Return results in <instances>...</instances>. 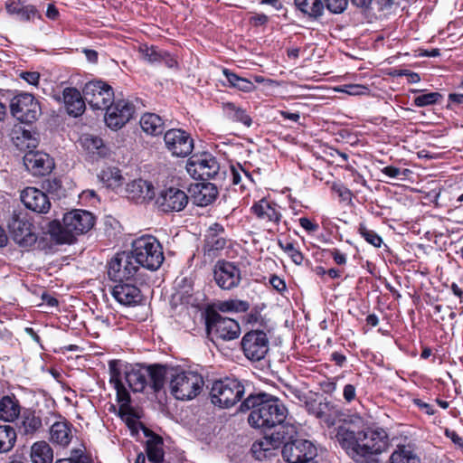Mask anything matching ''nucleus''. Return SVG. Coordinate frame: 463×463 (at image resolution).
Masks as SVG:
<instances>
[{"instance_id":"f257e3e1","label":"nucleus","mask_w":463,"mask_h":463,"mask_svg":"<svg viewBox=\"0 0 463 463\" xmlns=\"http://www.w3.org/2000/svg\"><path fill=\"white\" fill-rule=\"evenodd\" d=\"M336 439L357 463H377V457L388 447V437L383 430L367 429L357 433L339 429Z\"/></svg>"},{"instance_id":"f03ea898","label":"nucleus","mask_w":463,"mask_h":463,"mask_svg":"<svg viewBox=\"0 0 463 463\" xmlns=\"http://www.w3.org/2000/svg\"><path fill=\"white\" fill-rule=\"evenodd\" d=\"M248 421L258 429H271L282 424L288 414L287 408L273 396L250 395L240 406L241 411H250Z\"/></svg>"},{"instance_id":"7ed1b4c3","label":"nucleus","mask_w":463,"mask_h":463,"mask_svg":"<svg viewBox=\"0 0 463 463\" xmlns=\"http://www.w3.org/2000/svg\"><path fill=\"white\" fill-rule=\"evenodd\" d=\"M63 224L58 221L49 223L48 232L60 244L72 242L74 236L89 232L95 223L93 214L86 210L75 209L66 213Z\"/></svg>"},{"instance_id":"20e7f679","label":"nucleus","mask_w":463,"mask_h":463,"mask_svg":"<svg viewBox=\"0 0 463 463\" xmlns=\"http://www.w3.org/2000/svg\"><path fill=\"white\" fill-rule=\"evenodd\" d=\"M131 252L138 266L149 270L158 269L165 260L162 245L150 235L136 239L132 242Z\"/></svg>"},{"instance_id":"39448f33","label":"nucleus","mask_w":463,"mask_h":463,"mask_svg":"<svg viewBox=\"0 0 463 463\" xmlns=\"http://www.w3.org/2000/svg\"><path fill=\"white\" fill-rule=\"evenodd\" d=\"M245 392L243 384L234 378H224L213 382L210 398L215 406L230 408L242 398Z\"/></svg>"},{"instance_id":"423d86ee","label":"nucleus","mask_w":463,"mask_h":463,"mask_svg":"<svg viewBox=\"0 0 463 463\" xmlns=\"http://www.w3.org/2000/svg\"><path fill=\"white\" fill-rule=\"evenodd\" d=\"M203 386V377L191 371H175L171 373L170 388L177 400H192L196 397Z\"/></svg>"},{"instance_id":"0eeeda50","label":"nucleus","mask_w":463,"mask_h":463,"mask_svg":"<svg viewBox=\"0 0 463 463\" xmlns=\"http://www.w3.org/2000/svg\"><path fill=\"white\" fill-rule=\"evenodd\" d=\"M205 324L212 341H231L238 338L241 334V326L236 320L222 317L213 309L206 311Z\"/></svg>"},{"instance_id":"6e6552de","label":"nucleus","mask_w":463,"mask_h":463,"mask_svg":"<svg viewBox=\"0 0 463 463\" xmlns=\"http://www.w3.org/2000/svg\"><path fill=\"white\" fill-rule=\"evenodd\" d=\"M188 174L194 179H222L225 170L210 153H203L191 156L186 164Z\"/></svg>"},{"instance_id":"1a4fd4ad","label":"nucleus","mask_w":463,"mask_h":463,"mask_svg":"<svg viewBox=\"0 0 463 463\" xmlns=\"http://www.w3.org/2000/svg\"><path fill=\"white\" fill-rule=\"evenodd\" d=\"M241 346L248 360L259 362L268 354L269 340L263 330H250L242 336Z\"/></svg>"},{"instance_id":"9d476101","label":"nucleus","mask_w":463,"mask_h":463,"mask_svg":"<svg viewBox=\"0 0 463 463\" xmlns=\"http://www.w3.org/2000/svg\"><path fill=\"white\" fill-rule=\"evenodd\" d=\"M10 110L15 118L24 123H32L41 115L39 102L26 92L19 93L11 99Z\"/></svg>"},{"instance_id":"9b49d317","label":"nucleus","mask_w":463,"mask_h":463,"mask_svg":"<svg viewBox=\"0 0 463 463\" xmlns=\"http://www.w3.org/2000/svg\"><path fill=\"white\" fill-rule=\"evenodd\" d=\"M139 266L132 252H120L116 254L108 264V275L111 280L123 282L133 278Z\"/></svg>"},{"instance_id":"f8f14e48","label":"nucleus","mask_w":463,"mask_h":463,"mask_svg":"<svg viewBox=\"0 0 463 463\" xmlns=\"http://www.w3.org/2000/svg\"><path fill=\"white\" fill-rule=\"evenodd\" d=\"M83 96L93 109H106L113 102V89L102 80H92L85 84Z\"/></svg>"},{"instance_id":"ddd939ff","label":"nucleus","mask_w":463,"mask_h":463,"mask_svg":"<svg viewBox=\"0 0 463 463\" xmlns=\"http://www.w3.org/2000/svg\"><path fill=\"white\" fill-rule=\"evenodd\" d=\"M282 456L288 463L311 462L317 456V449L310 440L296 439L284 444Z\"/></svg>"},{"instance_id":"4468645a","label":"nucleus","mask_w":463,"mask_h":463,"mask_svg":"<svg viewBox=\"0 0 463 463\" xmlns=\"http://www.w3.org/2000/svg\"><path fill=\"white\" fill-rule=\"evenodd\" d=\"M13 240L22 247H28L36 241L33 232V224L24 213H14L8 222Z\"/></svg>"},{"instance_id":"2eb2a0df","label":"nucleus","mask_w":463,"mask_h":463,"mask_svg":"<svg viewBox=\"0 0 463 463\" xmlns=\"http://www.w3.org/2000/svg\"><path fill=\"white\" fill-rule=\"evenodd\" d=\"M189 201V197L184 191L178 187H164L159 192L156 203L164 213H173L183 211Z\"/></svg>"},{"instance_id":"dca6fc26","label":"nucleus","mask_w":463,"mask_h":463,"mask_svg":"<svg viewBox=\"0 0 463 463\" xmlns=\"http://www.w3.org/2000/svg\"><path fill=\"white\" fill-rule=\"evenodd\" d=\"M213 279L223 290L237 288L241 281V271L234 262L219 260L213 269Z\"/></svg>"},{"instance_id":"f3484780","label":"nucleus","mask_w":463,"mask_h":463,"mask_svg":"<svg viewBox=\"0 0 463 463\" xmlns=\"http://www.w3.org/2000/svg\"><path fill=\"white\" fill-rule=\"evenodd\" d=\"M165 147L174 156L185 157L194 149V140L191 136L178 128L165 132L164 137Z\"/></svg>"},{"instance_id":"a211bd4d","label":"nucleus","mask_w":463,"mask_h":463,"mask_svg":"<svg viewBox=\"0 0 463 463\" xmlns=\"http://www.w3.org/2000/svg\"><path fill=\"white\" fill-rule=\"evenodd\" d=\"M134 111L135 107L128 100L112 102L106 109L105 122L109 128H121L132 118Z\"/></svg>"},{"instance_id":"6ab92c4d","label":"nucleus","mask_w":463,"mask_h":463,"mask_svg":"<svg viewBox=\"0 0 463 463\" xmlns=\"http://www.w3.org/2000/svg\"><path fill=\"white\" fill-rule=\"evenodd\" d=\"M26 169L34 176L49 175L54 167L53 159L46 153L29 151L24 156Z\"/></svg>"},{"instance_id":"aec40b11","label":"nucleus","mask_w":463,"mask_h":463,"mask_svg":"<svg viewBox=\"0 0 463 463\" xmlns=\"http://www.w3.org/2000/svg\"><path fill=\"white\" fill-rule=\"evenodd\" d=\"M75 428L73 425L62 417L53 422L49 430V439L54 445L60 448H67L75 438Z\"/></svg>"},{"instance_id":"412c9836","label":"nucleus","mask_w":463,"mask_h":463,"mask_svg":"<svg viewBox=\"0 0 463 463\" xmlns=\"http://www.w3.org/2000/svg\"><path fill=\"white\" fill-rule=\"evenodd\" d=\"M123 362L111 360L109 363V383L113 384L117 392V402L121 409H127L130 403V394L122 383Z\"/></svg>"},{"instance_id":"4be33fe9","label":"nucleus","mask_w":463,"mask_h":463,"mask_svg":"<svg viewBox=\"0 0 463 463\" xmlns=\"http://www.w3.org/2000/svg\"><path fill=\"white\" fill-rule=\"evenodd\" d=\"M21 201L26 208L38 213H46L51 208L47 194L35 187H26L23 190Z\"/></svg>"},{"instance_id":"5701e85b","label":"nucleus","mask_w":463,"mask_h":463,"mask_svg":"<svg viewBox=\"0 0 463 463\" xmlns=\"http://www.w3.org/2000/svg\"><path fill=\"white\" fill-rule=\"evenodd\" d=\"M285 438V436L280 435V432H275L255 441L250 449L253 457L258 460L271 457L274 451L283 444V439Z\"/></svg>"},{"instance_id":"b1692460","label":"nucleus","mask_w":463,"mask_h":463,"mask_svg":"<svg viewBox=\"0 0 463 463\" xmlns=\"http://www.w3.org/2000/svg\"><path fill=\"white\" fill-rule=\"evenodd\" d=\"M250 212L260 221L279 224L282 214L277 203L265 198L255 202L250 207Z\"/></svg>"},{"instance_id":"393cba45","label":"nucleus","mask_w":463,"mask_h":463,"mask_svg":"<svg viewBox=\"0 0 463 463\" xmlns=\"http://www.w3.org/2000/svg\"><path fill=\"white\" fill-rule=\"evenodd\" d=\"M122 373L128 387L135 392H143L148 383V370L141 365H127L123 363Z\"/></svg>"},{"instance_id":"a878e982","label":"nucleus","mask_w":463,"mask_h":463,"mask_svg":"<svg viewBox=\"0 0 463 463\" xmlns=\"http://www.w3.org/2000/svg\"><path fill=\"white\" fill-rule=\"evenodd\" d=\"M111 294L124 306H136L142 301L140 289L133 284L118 282L112 288Z\"/></svg>"},{"instance_id":"bb28decb","label":"nucleus","mask_w":463,"mask_h":463,"mask_svg":"<svg viewBox=\"0 0 463 463\" xmlns=\"http://www.w3.org/2000/svg\"><path fill=\"white\" fill-rule=\"evenodd\" d=\"M189 191L193 203L202 207L213 203L218 195L217 186L212 183L194 184Z\"/></svg>"},{"instance_id":"cd10ccee","label":"nucleus","mask_w":463,"mask_h":463,"mask_svg":"<svg viewBox=\"0 0 463 463\" xmlns=\"http://www.w3.org/2000/svg\"><path fill=\"white\" fill-rule=\"evenodd\" d=\"M17 429L21 435L33 437L43 429L42 418L36 411L25 410L19 418Z\"/></svg>"},{"instance_id":"c85d7f7f","label":"nucleus","mask_w":463,"mask_h":463,"mask_svg":"<svg viewBox=\"0 0 463 463\" xmlns=\"http://www.w3.org/2000/svg\"><path fill=\"white\" fill-rule=\"evenodd\" d=\"M62 96L69 115L79 117L84 112L86 100L78 90L75 88H65Z\"/></svg>"},{"instance_id":"c756f323","label":"nucleus","mask_w":463,"mask_h":463,"mask_svg":"<svg viewBox=\"0 0 463 463\" xmlns=\"http://www.w3.org/2000/svg\"><path fill=\"white\" fill-rule=\"evenodd\" d=\"M128 197L137 203L150 201L155 197L154 186L151 183L139 179L128 184Z\"/></svg>"},{"instance_id":"7c9ffc66","label":"nucleus","mask_w":463,"mask_h":463,"mask_svg":"<svg viewBox=\"0 0 463 463\" xmlns=\"http://www.w3.org/2000/svg\"><path fill=\"white\" fill-rule=\"evenodd\" d=\"M223 228L219 223H214L205 235L203 250L209 256L214 255L216 251L222 250L226 245V240L220 235Z\"/></svg>"},{"instance_id":"2f4dec72","label":"nucleus","mask_w":463,"mask_h":463,"mask_svg":"<svg viewBox=\"0 0 463 463\" xmlns=\"http://www.w3.org/2000/svg\"><path fill=\"white\" fill-rule=\"evenodd\" d=\"M21 413L19 401L14 395H5L0 399V420L14 421Z\"/></svg>"},{"instance_id":"473e14b6","label":"nucleus","mask_w":463,"mask_h":463,"mask_svg":"<svg viewBox=\"0 0 463 463\" xmlns=\"http://www.w3.org/2000/svg\"><path fill=\"white\" fill-rule=\"evenodd\" d=\"M30 459L32 463H52L53 449L44 440L36 441L31 446Z\"/></svg>"},{"instance_id":"72a5a7b5","label":"nucleus","mask_w":463,"mask_h":463,"mask_svg":"<svg viewBox=\"0 0 463 463\" xmlns=\"http://www.w3.org/2000/svg\"><path fill=\"white\" fill-rule=\"evenodd\" d=\"M139 123L142 130L151 136L160 135L165 129V121L155 113L144 114Z\"/></svg>"},{"instance_id":"f704fd0d","label":"nucleus","mask_w":463,"mask_h":463,"mask_svg":"<svg viewBox=\"0 0 463 463\" xmlns=\"http://www.w3.org/2000/svg\"><path fill=\"white\" fill-rule=\"evenodd\" d=\"M164 442L163 439L156 434L148 436L146 440V452L148 460L153 463H160L164 460Z\"/></svg>"},{"instance_id":"c9c22d12","label":"nucleus","mask_w":463,"mask_h":463,"mask_svg":"<svg viewBox=\"0 0 463 463\" xmlns=\"http://www.w3.org/2000/svg\"><path fill=\"white\" fill-rule=\"evenodd\" d=\"M80 141L82 147L90 154L97 155L100 157H104L108 154V148L99 137L90 134H83Z\"/></svg>"},{"instance_id":"e433bc0d","label":"nucleus","mask_w":463,"mask_h":463,"mask_svg":"<svg viewBox=\"0 0 463 463\" xmlns=\"http://www.w3.org/2000/svg\"><path fill=\"white\" fill-rule=\"evenodd\" d=\"M222 109L225 116L229 119L234 122H241L248 128L251 126V118L246 113V111L243 109L237 107L235 104L231 102L224 103Z\"/></svg>"},{"instance_id":"4c0bfd02","label":"nucleus","mask_w":463,"mask_h":463,"mask_svg":"<svg viewBox=\"0 0 463 463\" xmlns=\"http://www.w3.org/2000/svg\"><path fill=\"white\" fill-rule=\"evenodd\" d=\"M100 181L109 188L116 189L122 185L124 177L117 167L108 166L99 175Z\"/></svg>"},{"instance_id":"58836bf2","label":"nucleus","mask_w":463,"mask_h":463,"mask_svg":"<svg viewBox=\"0 0 463 463\" xmlns=\"http://www.w3.org/2000/svg\"><path fill=\"white\" fill-rule=\"evenodd\" d=\"M223 74L226 77L230 87L235 88L243 92H251L256 89L254 83L250 80L241 77L228 69L223 70Z\"/></svg>"},{"instance_id":"ea45409f","label":"nucleus","mask_w":463,"mask_h":463,"mask_svg":"<svg viewBox=\"0 0 463 463\" xmlns=\"http://www.w3.org/2000/svg\"><path fill=\"white\" fill-rule=\"evenodd\" d=\"M297 8L310 17L317 18L322 15L324 5L321 0H294Z\"/></svg>"},{"instance_id":"a19ab883","label":"nucleus","mask_w":463,"mask_h":463,"mask_svg":"<svg viewBox=\"0 0 463 463\" xmlns=\"http://www.w3.org/2000/svg\"><path fill=\"white\" fill-rule=\"evenodd\" d=\"M16 442L15 430L9 425H0V453L9 452Z\"/></svg>"},{"instance_id":"79ce46f5","label":"nucleus","mask_w":463,"mask_h":463,"mask_svg":"<svg viewBox=\"0 0 463 463\" xmlns=\"http://www.w3.org/2000/svg\"><path fill=\"white\" fill-rule=\"evenodd\" d=\"M391 463H420L419 457L406 446L398 447L390 458Z\"/></svg>"},{"instance_id":"37998d69","label":"nucleus","mask_w":463,"mask_h":463,"mask_svg":"<svg viewBox=\"0 0 463 463\" xmlns=\"http://www.w3.org/2000/svg\"><path fill=\"white\" fill-rule=\"evenodd\" d=\"M138 52L144 61L151 64L161 63L162 55H164V51L154 45L148 46L146 44L141 45Z\"/></svg>"},{"instance_id":"c03bdc74","label":"nucleus","mask_w":463,"mask_h":463,"mask_svg":"<svg viewBox=\"0 0 463 463\" xmlns=\"http://www.w3.org/2000/svg\"><path fill=\"white\" fill-rule=\"evenodd\" d=\"M148 370V382L155 391L160 390L165 382V369L160 365L146 367Z\"/></svg>"},{"instance_id":"a18cd8bd","label":"nucleus","mask_w":463,"mask_h":463,"mask_svg":"<svg viewBox=\"0 0 463 463\" xmlns=\"http://www.w3.org/2000/svg\"><path fill=\"white\" fill-rule=\"evenodd\" d=\"M43 188L58 199L66 196V189L60 178L48 179L43 183Z\"/></svg>"},{"instance_id":"49530a36","label":"nucleus","mask_w":463,"mask_h":463,"mask_svg":"<svg viewBox=\"0 0 463 463\" xmlns=\"http://www.w3.org/2000/svg\"><path fill=\"white\" fill-rule=\"evenodd\" d=\"M442 99V95L439 92L421 93L415 97L413 103L417 107H426L436 104Z\"/></svg>"},{"instance_id":"de8ad7c7","label":"nucleus","mask_w":463,"mask_h":463,"mask_svg":"<svg viewBox=\"0 0 463 463\" xmlns=\"http://www.w3.org/2000/svg\"><path fill=\"white\" fill-rule=\"evenodd\" d=\"M279 248L288 254L292 261L297 265H301L304 260V256L300 250H298L292 242H282L279 241Z\"/></svg>"},{"instance_id":"09e8293b","label":"nucleus","mask_w":463,"mask_h":463,"mask_svg":"<svg viewBox=\"0 0 463 463\" xmlns=\"http://www.w3.org/2000/svg\"><path fill=\"white\" fill-rule=\"evenodd\" d=\"M359 234L370 244L374 247H380L383 243L382 238L373 230H369L364 223L358 227Z\"/></svg>"},{"instance_id":"8fccbe9b","label":"nucleus","mask_w":463,"mask_h":463,"mask_svg":"<svg viewBox=\"0 0 463 463\" xmlns=\"http://www.w3.org/2000/svg\"><path fill=\"white\" fill-rule=\"evenodd\" d=\"M230 171L233 184H241L243 182V178L252 181L251 175L241 165H238L237 166H231Z\"/></svg>"},{"instance_id":"3c124183","label":"nucleus","mask_w":463,"mask_h":463,"mask_svg":"<svg viewBox=\"0 0 463 463\" xmlns=\"http://www.w3.org/2000/svg\"><path fill=\"white\" fill-rule=\"evenodd\" d=\"M279 430L277 432H280V435L285 436L286 438L283 439V443L285 444L287 441L294 440V437L298 433V427L295 424H280Z\"/></svg>"},{"instance_id":"603ef678","label":"nucleus","mask_w":463,"mask_h":463,"mask_svg":"<svg viewBox=\"0 0 463 463\" xmlns=\"http://www.w3.org/2000/svg\"><path fill=\"white\" fill-rule=\"evenodd\" d=\"M326 8L334 14L343 13L348 5V0H325Z\"/></svg>"},{"instance_id":"864d4df0","label":"nucleus","mask_w":463,"mask_h":463,"mask_svg":"<svg viewBox=\"0 0 463 463\" xmlns=\"http://www.w3.org/2000/svg\"><path fill=\"white\" fill-rule=\"evenodd\" d=\"M332 191L335 192L343 202L352 201V192L343 184H334Z\"/></svg>"},{"instance_id":"5fc2aeb1","label":"nucleus","mask_w":463,"mask_h":463,"mask_svg":"<svg viewBox=\"0 0 463 463\" xmlns=\"http://www.w3.org/2000/svg\"><path fill=\"white\" fill-rule=\"evenodd\" d=\"M381 172L390 178H399L401 175L406 176L409 173V169H400L393 165H388L383 167Z\"/></svg>"},{"instance_id":"6e6d98bb","label":"nucleus","mask_w":463,"mask_h":463,"mask_svg":"<svg viewBox=\"0 0 463 463\" xmlns=\"http://www.w3.org/2000/svg\"><path fill=\"white\" fill-rule=\"evenodd\" d=\"M343 92L349 95H363L368 91V88L359 84H347L344 85L341 90Z\"/></svg>"},{"instance_id":"4d7b16f0","label":"nucleus","mask_w":463,"mask_h":463,"mask_svg":"<svg viewBox=\"0 0 463 463\" xmlns=\"http://www.w3.org/2000/svg\"><path fill=\"white\" fill-rule=\"evenodd\" d=\"M337 378H332L327 379L325 381L320 382V389L323 392L327 394H332L336 391L337 384H336Z\"/></svg>"},{"instance_id":"13d9d810","label":"nucleus","mask_w":463,"mask_h":463,"mask_svg":"<svg viewBox=\"0 0 463 463\" xmlns=\"http://www.w3.org/2000/svg\"><path fill=\"white\" fill-rule=\"evenodd\" d=\"M67 459L74 461V463H90L89 458L85 455L83 449H75L71 452V457Z\"/></svg>"},{"instance_id":"bf43d9fd","label":"nucleus","mask_w":463,"mask_h":463,"mask_svg":"<svg viewBox=\"0 0 463 463\" xmlns=\"http://www.w3.org/2000/svg\"><path fill=\"white\" fill-rule=\"evenodd\" d=\"M20 77L27 83L36 86L40 80V73L37 71H24L20 73Z\"/></svg>"},{"instance_id":"052dcab7","label":"nucleus","mask_w":463,"mask_h":463,"mask_svg":"<svg viewBox=\"0 0 463 463\" xmlns=\"http://www.w3.org/2000/svg\"><path fill=\"white\" fill-rule=\"evenodd\" d=\"M445 435L463 451V437L459 436L455 430L446 429Z\"/></svg>"},{"instance_id":"680f3d73","label":"nucleus","mask_w":463,"mask_h":463,"mask_svg":"<svg viewBox=\"0 0 463 463\" xmlns=\"http://www.w3.org/2000/svg\"><path fill=\"white\" fill-rule=\"evenodd\" d=\"M343 396L346 402H352L356 397V389L353 384H346L344 387Z\"/></svg>"},{"instance_id":"e2e57ef3","label":"nucleus","mask_w":463,"mask_h":463,"mask_svg":"<svg viewBox=\"0 0 463 463\" xmlns=\"http://www.w3.org/2000/svg\"><path fill=\"white\" fill-rule=\"evenodd\" d=\"M269 283L272 286L274 289H276L278 292L281 293L284 290H286V283L285 281L280 279L279 277L273 275L269 279Z\"/></svg>"},{"instance_id":"0e129e2a","label":"nucleus","mask_w":463,"mask_h":463,"mask_svg":"<svg viewBox=\"0 0 463 463\" xmlns=\"http://www.w3.org/2000/svg\"><path fill=\"white\" fill-rule=\"evenodd\" d=\"M299 224L308 232H314L318 230V224L311 222L308 218L306 217L299 219Z\"/></svg>"},{"instance_id":"69168bd1","label":"nucleus","mask_w":463,"mask_h":463,"mask_svg":"<svg viewBox=\"0 0 463 463\" xmlns=\"http://www.w3.org/2000/svg\"><path fill=\"white\" fill-rule=\"evenodd\" d=\"M413 402L417 405V407L422 411L424 413L428 415H433L435 411L433 406L421 401L420 399H415Z\"/></svg>"},{"instance_id":"338daca9","label":"nucleus","mask_w":463,"mask_h":463,"mask_svg":"<svg viewBox=\"0 0 463 463\" xmlns=\"http://www.w3.org/2000/svg\"><path fill=\"white\" fill-rule=\"evenodd\" d=\"M36 14V10L32 5L23 6L20 10V17L24 20H30L31 17H33Z\"/></svg>"},{"instance_id":"774afa93","label":"nucleus","mask_w":463,"mask_h":463,"mask_svg":"<svg viewBox=\"0 0 463 463\" xmlns=\"http://www.w3.org/2000/svg\"><path fill=\"white\" fill-rule=\"evenodd\" d=\"M269 21V18L264 14H256L252 15L250 19V22L254 26H260L267 24Z\"/></svg>"}]
</instances>
